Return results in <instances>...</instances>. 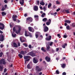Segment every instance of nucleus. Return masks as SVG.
Instances as JSON below:
<instances>
[{"instance_id":"nucleus-1","label":"nucleus","mask_w":75,"mask_h":75,"mask_svg":"<svg viewBox=\"0 0 75 75\" xmlns=\"http://www.w3.org/2000/svg\"><path fill=\"white\" fill-rule=\"evenodd\" d=\"M27 55H30L32 57H35L36 56V54L34 53L33 51H31L28 53H27Z\"/></svg>"},{"instance_id":"nucleus-2","label":"nucleus","mask_w":75,"mask_h":75,"mask_svg":"<svg viewBox=\"0 0 75 75\" xmlns=\"http://www.w3.org/2000/svg\"><path fill=\"white\" fill-rule=\"evenodd\" d=\"M6 62L5 61V60L4 59H2L0 60V65H6Z\"/></svg>"},{"instance_id":"nucleus-3","label":"nucleus","mask_w":75,"mask_h":75,"mask_svg":"<svg viewBox=\"0 0 75 75\" xmlns=\"http://www.w3.org/2000/svg\"><path fill=\"white\" fill-rule=\"evenodd\" d=\"M25 35L26 37H28L29 36L30 37H32L31 33H30V32H27V31H25Z\"/></svg>"},{"instance_id":"nucleus-4","label":"nucleus","mask_w":75,"mask_h":75,"mask_svg":"<svg viewBox=\"0 0 75 75\" xmlns=\"http://www.w3.org/2000/svg\"><path fill=\"white\" fill-rule=\"evenodd\" d=\"M50 42H47L46 43V45L47 47V51H49V50L50 49Z\"/></svg>"},{"instance_id":"nucleus-5","label":"nucleus","mask_w":75,"mask_h":75,"mask_svg":"<svg viewBox=\"0 0 75 75\" xmlns=\"http://www.w3.org/2000/svg\"><path fill=\"white\" fill-rule=\"evenodd\" d=\"M43 31L45 33L47 32V31H48V30H49V28L47 26H44V27H43Z\"/></svg>"},{"instance_id":"nucleus-6","label":"nucleus","mask_w":75,"mask_h":75,"mask_svg":"<svg viewBox=\"0 0 75 75\" xmlns=\"http://www.w3.org/2000/svg\"><path fill=\"white\" fill-rule=\"evenodd\" d=\"M35 69L36 71H38V72H40V71H41V68H40V67L38 66H36L35 67Z\"/></svg>"},{"instance_id":"nucleus-7","label":"nucleus","mask_w":75,"mask_h":75,"mask_svg":"<svg viewBox=\"0 0 75 75\" xmlns=\"http://www.w3.org/2000/svg\"><path fill=\"white\" fill-rule=\"evenodd\" d=\"M33 62L34 64H37L38 62V60L37 58L35 57L33 59Z\"/></svg>"},{"instance_id":"nucleus-8","label":"nucleus","mask_w":75,"mask_h":75,"mask_svg":"<svg viewBox=\"0 0 75 75\" xmlns=\"http://www.w3.org/2000/svg\"><path fill=\"white\" fill-rule=\"evenodd\" d=\"M0 26H2V27H1L0 26V29L1 30H4L5 28V26L4 24L3 23H0Z\"/></svg>"},{"instance_id":"nucleus-9","label":"nucleus","mask_w":75,"mask_h":75,"mask_svg":"<svg viewBox=\"0 0 75 75\" xmlns=\"http://www.w3.org/2000/svg\"><path fill=\"white\" fill-rule=\"evenodd\" d=\"M27 21H30L32 22L33 21V18L31 17H28L26 18Z\"/></svg>"},{"instance_id":"nucleus-10","label":"nucleus","mask_w":75,"mask_h":75,"mask_svg":"<svg viewBox=\"0 0 75 75\" xmlns=\"http://www.w3.org/2000/svg\"><path fill=\"white\" fill-rule=\"evenodd\" d=\"M27 53V52L26 51H21L20 52V54H21V55H24L25 54Z\"/></svg>"},{"instance_id":"nucleus-11","label":"nucleus","mask_w":75,"mask_h":75,"mask_svg":"<svg viewBox=\"0 0 75 75\" xmlns=\"http://www.w3.org/2000/svg\"><path fill=\"white\" fill-rule=\"evenodd\" d=\"M45 40L47 41H51V36L50 35L48 37L45 38Z\"/></svg>"},{"instance_id":"nucleus-12","label":"nucleus","mask_w":75,"mask_h":75,"mask_svg":"<svg viewBox=\"0 0 75 75\" xmlns=\"http://www.w3.org/2000/svg\"><path fill=\"white\" fill-rule=\"evenodd\" d=\"M45 59H46L47 62H50L51 61V59L48 56H46L45 57Z\"/></svg>"},{"instance_id":"nucleus-13","label":"nucleus","mask_w":75,"mask_h":75,"mask_svg":"<svg viewBox=\"0 0 75 75\" xmlns=\"http://www.w3.org/2000/svg\"><path fill=\"white\" fill-rule=\"evenodd\" d=\"M19 2L21 6H23L24 3V0H20Z\"/></svg>"},{"instance_id":"nucleus-14","label":"nucleus","mask_w":75,"mask_h":75,"mask_svg":"<svg viewBox=\"0 0 75 75\" xmlns=\"http://www.w3.org/2000/svg\"><path fill=\"white\" fill-rule=\"evenodd\" d=\"M51 23V19H49V21H48L46 23V24L47 25H50Z\"/></svg>"},{"instance_id":"nucleus-15","label":"nucleus","mask_w":75,"mask_h":75,"mask_svg":"<svg viewBox=\"0 0 75 75\" xmlns=\"http://www.w3.org/2000/svg\"><path fill=\"white\" fill-rule=\"evenodd\" d=\"M33 8H34L33 10L34 11H38V6H35Z\"/></svg>"},{"instance_id":"nucleus-16","label":"nucleus","mask_w":75,"mask_h":75,"mask_svg":"<svg viewBox=\"0 0 75 75\" xmlns=\"http://www.w3.org/2000/svg\"><path fill=\"white\" fill-rule=\"evenodd\" d=\"M24 59H28L29 58H31V57L29 56H24Z\"/></svg>"},{"instance_id":"nucleus-17","label":"nucleus","mask_w":75,"mask_h":75,"mask_svg":"<svg viewBox=\"0 0 75 75\" xmlns=\"http://www.w3.org/2000/svg\"><path fill=\"white\" fill-rule=\"evenodd\" d=\"M65 23H67L68 24H70L71 23V21L69 20H66L64 21Z\"/></svg>"},{"instance_id":"nucleus-18","label":"nucleus","mask_w":75,"mask_h":75,"mask_svg":"<svg viewBox=\"0 0 75 75\" xmlns=\"http://www.w3.org/2000/svg\"><path fill=\"white\" fill-rule=\"evenodd\" d=\"M4 39V36H3V35H2L0 39V41H3Z\"/></svg>"},{"instance_id":"nucleus-19","label":"nucleus","mask_w":75,"mask_h":75,"mask_svg":"<svg viewBox=\"0 0 75 75\" xmlns=\"http://www.w3.org/2000/svg\"><path fill=\"white\" fill-rule=\"evenodd\" d=\"M47 20H48L47 18H44L43 19L42 21L43 22H46V21H47Z\"/></svg>"},{"instance_id":"nucleus-20","label":"nucleus","mask_w":75,"mask_h":75,"mask_svg":"<svg viewBox=\"0 0 75 75\" xmlns=\"http://www.w3.org/2000/svg\"><path fill=\"white\" fill-rule=\"evenodd\" d=\"M42 2H40V5H42V6H44L45 5V3L43 2V1L42 0Z\"/></svg>"},{"instance_id":"nucleus-21","label":"nucleus","mask_w":75,"mask_h":75,"mask_svg":"<svg viewBox=\"0 0 75 75\" xmlns=\"http://www.w3.org/2000/svg\"><path fill=\"white\" fill-rule=\"evenodd\" d=\"M18 57H20L21 59H22V58H23V55H21V54H18Z\"/></svg>"},{"instance_id":"nucleus-22","label":"nucleus","mask_w":75,"mask_h":75,"mask_svg":"<svg viewBox=\"0 0 75 75\" xmlns=\"http://www.w3.org/2000/svg\"><path fill=\"white\" fill-rule=\"evenodd\" d=\"M20 38V40L21 41V42H26L27 41L25 40H22V38Z\"/></svg>"},{"instance_id":"nucleus-23","label":"nucleus","mask_w":75,"mask_h":75,"mask_svg":"<svg viewBox=\"0 0 75 75\" xmlns=\"http://www.w3.org/2000/svg\"><path fill=\"white\" fill-rule=\"evenodd\" d=\"M13 46L14 47H15V48L17 47V44L15 42L13 43Z\"/></svg>"},{"instance_id":"nucleus-24","label":"nucleus","mask_w":75,"mask_h":75,"mask_svg":"<svg viewBox=\"0 0 75 75\" xmlns=\"http://www.w3.org/2000/svg\"><path fill=\"white\" fill-rule=\"evenodd\" d=\"M51 6H52V4L51 3H50L48 5V8H50L51 7Z\"/></svg>"},{"instance_id":"nucleus-25","label":"nucleus","mask_w":75,"mask_h":75,"mask_svg":"<svg viewBox=\"0 0 75 75\" xmlns=\"http://www.w3.org/2000/svg\"><path fill=\"white\" fill-rule=\"evenodd\" d=\"M3 67L1 66H0V71H3Z\"/></svg>"},{"instance_id":"nucleus-26","label":"nucleus","mask_w":75,"mask_h":75,"mask_svg":"<svg viewBox=\"0 0 75 75\" xmlns=\"http://www.w3.org/2000/svg\"><path fill=\"white\" fill-rule=\"evenodd\" d=\"M1 14H2V16H6V13H5L4 12H2L1 13Z\"/></svg>"},{"instance_id":"nucleus-27","label":"nucleus","mask_w":75,"mask_h":75,"mask_svg":"<svg viewBox=\"0 0 75 75\" xmlns=\"http://www.w3.org/2000/svg\"><path fill=\"white\" fill-rule=\"evenodd\" d=\"M41 50L43 51V52H46V50H45L44 47H42L41 48Z\"/></svg>"},{"instance_id":"nucleus-28","label":"nucleus","mask_w":75,"mask_h":75,"mask_svg":"<svg viewBox=\"0 0 75 75\" xmlns=\"http://www.w3.org/2000/svg\"><path fill=\"white\" fill-rule=\"evenodd\" d=\"M32 27H29L28 28V30H29L30 31V32H31V31H32Z\"/></svg>"},{"instance_id":"nucleus-29","label":"nucleus","mask_w":75,"mask_h":75,"mask_svg":"<svg viewBox=\"0 0 75 75\" xmlns=\"http://www.w3.org/2000/svg\"><path fill=\"white\" fill-rule=\"evenodd\" d=\"M48 51H49L50 52H54V51L52 48L50 49V50L49 49V50Z\"/></svg>"},{"instance_id":"nucleus-30","label":"nucleus","mask_w":75,"mask_h":75,"mask_svg":"<svg viewBox=\"0 0 75 75\" xmlns=\"http://www.w3.org/2000/svg\"><path fill=\"white\" fill-rule=\"evenodd\" d=\"M27 68L28 69H30V64H28L27 66Z\"/></svg>"},{"instance_id":"nucleus-31","label":"nucleus","mask_w":75,"mask_h":75,"mask_svg":"<svg viewBox=\"0 0 75 75\" xmlns=\"http://www.w3.org/2000/svg\"><path fill=\"white\" fill-rule=\"evenodd\" d=\"M16 35H17L16 33H14V34H12V35L13 37L15 38L16 37Z\"/></svg>"},{"instance_id":"nucleus-32","label":"nucleus","mask_w":75,"mask_h":75,"mask_svg":"<svg viewBox=\"0 0 75 75\" xmlns=\"http://www.w3.org/2000/svg\"><path fill=\"white\" fill-rule=\"evenodd\" d=\"M65 12H66L67 14H69V11L68 10H65Z\"/></svg>"},{"instance_id":"nucleus-33","label":"nucleus","mask_w":75,"mask_h":75,"mask_svg":"<svg viewBox=\"0 0 75 75\" xmlns=\"http://www.w3.org/2000/svg\"><path fill=\"white\" fill-rule=\"evenodd\" d=\"M44 16H45V13H43L41 15L42 17V18L44 17Z\"/></svg>"},{"instance_id":"nucleus-34","label":"nucleus","mask_w":75,"mask_h":75,"mask_svg":"<svg viewBox=\"0 0 75 75\" xmlns=\"http://www.w3.org/2000/svg\"><path fill=\"white\" fill-rule=\"evenodd\" d=\"M4 7H5V8H6V9H8V7H7V5H4Z\"/></svg>"},{"instance_id":"nucleus-35","label":"nucleus","mask_w":75,"mask_h":75,"mask_svg":"<svg viewBox=\"0 0 75 75\" xmlns=\"http://www.w3.org/2000/svg\"><path fill=\"white\" fill-rule=\"evenodd\" d=\"M1 51V50H0V52ZM3 52H1L0 53V57H2V56L3 55Z\"/></svg>"},{"instance_id":"nucleus-36","label":"nucleus","mask_w":75,"mask_h":75,"mask_svg":"<svg viewBox=\"0 0 75 75\" xmlns=\"http://www.w3.org/2000/svg\"><path fill=\"white\" fill-rule=\"evenodd\" d=\"M62 67L63 68H65V64H63L62 65Z\"/></svg>"},{"instance_id":"nucleus-37","label":"nucleus","mask_w":75,"mask_h":75,"mask_svg":"<svg viewBox=\"0 0 75 75\" xmlns=\"http://www.w3.org/2000/svg\"><path fill=\"white\" fill-rule=\"evenodd\" d=\"M23 45L25 46V47H28V45L26 43H23Z\"/></svg>"},{"instance_id":"nucleus-38","label":"nucleus","mask_w":75,"mask_h":75,"mask_svg":"<svg viewBox=\"0 0 75 75\" xmlns=\"http://www.w3.org/2000/svg\"><path fill=\"white\" fill-rule=\"evenodd\" d=\"M66 28L68 30H70V27L69 25L67 26H66Z\"/></svg>"},{"instance_id":"nucleus-39","label":"nucleus","mask_w":75,"mask_h":75,"mask_svg":"<svg viewBox=\"0 0 75 75\" xmlns=\"http://www.w3.org/2000/svg\"><path fill=\"white\" fill-rule=\"evenodd\" d=\"M21 31V28H19V29L18 30V33L19 34L20 33V31Z\"/></svg>"},{"instance_id":"nucleus-40","label":"nucleus","mask_w":75,"mask_h":75,"mask_svg":"<svg viewBox=\"0 0 75 75\" xmlns=\"http://www.w3.org/2000/svg\"><path fill=\"white\" fill-rule=\"evenodd\" d=\"M52 44H53V42H50L49 45H50V46H52Z\"/></svg>"},{"instance_id":"nucleus-41","label":"nucleus","mask_w":75,"mask_h":75,"mask_svg":"<svg viewBox=\"0 0 75 75\" xmlns=\"http://www.w3.org/2000/svg\"><path fill=\"white\" fill-rule=\"evenodd\" d=\"M71 26L73 27H75V23H74L72 24Z\"/></svg>"},{"instance_id":"nucleus-42","label":"nucleus","mask_w":75,"mask_h":75,"mask_svg":"<svg viewBox=\"0 0 75 75\" xmlns=\"http://www.w3.org/2000/svg\"><path fill=\"white\" fill-rule=\"evenodd\" d=\"M35 36L36 37V38H38V34L36 33L35 34Z\"/></svg>"},{"instance_id":"nucleus-43","label":"nucleus","mask_w":75,"mask_h":75,"mask_svg":"<svg viewBox=\"0 0 75 75\" xmlns=\"http://www.w3.org/2000/svg\"><path fill=\"white\" fill-rule=\"evenodd\" d=\"M56 74H59V72L58 70L56 71Z\"/></svg>"},{"instance_id":"nucleus-44","label":"nucleus","mask_w":75,"mask_h":75,"mask_svg":"<svg viewBox=\"0 0 75 75\" xmlns=\"http://www.w3.org/2000/svg\"><path fill=\"white\" fill-rule=\"evenodd\" d=\"M34 17L35 18H38V17H39V16L37 15H35L34 16Z\"/></svg>"},{"instance_id":"nucleus-45","label":"nucleus","mask_w":75,"mask_h":75,"mask_svg":"<svg viewBox=\"0 0 75 75\" xmlns=\"http://www.w3.org/2000/svg\"><path fill=\"white\" fill-rule=\"evenodd\" d=\"M30 59H28L26 60L25 61V64H26V62H27V61H30Z\"/></svg>"},{"instance_id":"nucleus-46","label":"nucleus","mask_w":75,"mask_h":75,"mask_svg":"<svg viewBox=\"0 0 75 75\" xmlns=\"http://www.w3.org/2000/svg\"><path fill=\"white\" fill-rule=\"evenodd\" d=\"M17 17V15H16L15 16H14V15H13L12 16V18H16Z\"/></svg>"},{"instance_id":"nucleus-47","label":"nucleus","mask_w":75,"mask_h":75,"mask_svg":"<svg viewBox=\"0 0 75 75\" xmlns=\"http://www.w3.org/2000/svg\"><path fill=\"white\" fill-rule=\"evenodd\" d=\"M13 30L14 32H16V28H15V27H14L13 28Z\"/></svg>"},{"instance_id":"nucleus-48","label":"nucleus","mask_w":75,"mask_h":75,"mask_svg":"<svg viewBox=\"0 0 75 75\" xmlns=\"http://www.w3.org/2000/svg\"><path fill=\"white\" fill-rule=\"evenodd\" d=\"M6 9V8H4V7H3V8H2L1 9V11H4V10H5Z\"/></svg>"},{"instance_id":"nucleus-49","label":"nucleus","mask_w":75,"mask_h":75,"mask_svg":"<svg viewBox=\"0 0 75 75\" xmlns=\"http://www.w3.org/2000/svg\"><path fill=\"white\" fill-rule=\"evenodd\" d=\"M56 2L57 4H60V2H59L58 1H57Z\"/></svg>"},{"instance_id":"nucleus-50","label":"nucleus","mask_w":75,"mask_h":75,"mask_svg":"<svg viewBox=\"0 0 75 75\" xmlns=\"http://www.w3.org/2000/svg\"><path fill=\"white\" fill-rule=\"evenodd\" d=\"M57 36L58 37H59V38H61V36L60 37V36H61V35L60 34H58Z\"/></svg>"},{"instance_id":"nucleus-51","label":"nucleus","mask_w":75,"mask_h":75,"mask_svg":"<svg viewBox=\"0 0 75 75\" xmlns=\"http://www.w3.org/2000/svg\"><path fill=\"white\" fill-rule=\"evenodd\" d=\"M43 10H44V11H45L46 10V8H45V7L44 6L43 7Z\"/></svg>"},{"instance_id":"nucleus-52","label":"nucleus","mask_w":75,"mask_h":75,"mask_svg":"<svg viewBox=\"0 0 75 75\" xmlns=\"http://www.w3.org/2000/svg\"><path fill=\"white\" fill-rule=\"evenodd\" d=\"M6 71H7V69L5 68L4 69V72H6Z\"/></svg>"},{"instance_id":"nucleus-53","label":"nucleus","mask_w":75,"mask_h":75,"mask_svg":"<svg viewBox=\"0 0 75 75\" xmlns=\"http://www.w3.org/2000/svg\"><path fill=\"white\" fill-rule=\"evenodd\" d=\"M60 8H58V9H57L56 10V11L58 12V11H59V10H60Z\"/></svg>"},{"instance_id":"nucleus-54","label":"nucleus","mask_w":75,"mask_h":75,"mask_svg":"<svg viewBox=\"0 0 75 75\" xmlns=\"http://www.w3.org/2000/svg\"><path fill=\"white\" fill-rule=\"evenodd\" d=\"M16 22L17 23H19L20 22V21L19 20H17Z\"/></svg>"},{"instance_id":"nucleus-55","label":"nucleus","mask_w":75,"mask_h":75,"mask_svg":"<svg viewBox=\"0 0 75 75\" xmlns=\"http://www.w3.org/2000/svg\"><path fill=\"white\" fill-rule=\"evenodd\" d=\"M64 38H66L67 37V36L66 35H64L63 36Z\"/></svg>"},{"instance_id":"nucleus-56","label":"nucleus","mask_w":75,"mask_h":75,"mask_svg":"<svg viewBox=\"0 0 75 75\" xmlns=\"http://www.w3.org/2000/svg\"><path fill=\"white\" fill-rule=\"evenodd\" d=\"M19 10H23V8L21 7L20 8H19Z\"/></svg>"},{"instance_id":"nucleus-57","label":"nucleus","mask_w":75,"mask_h":75,"mask_svg":"<svg viewBox=\"0 0 75 75\" xmlns=\"http://www.w3.org/2000/svg\"><path fill=\"white\" fill-rule=\"evenodd\" d=\"M62 47H63V48H65L66 47L64 45H62Z\"/></svg>"},{"instance_id":"nucleus-58","label":"nucleus","mask_w":75,"mask_h":75,"mask_svg":"<svg viewBox=\"0 0 75 75\" xmlns=\"http://www.w3.org/2000/svg\"><path fill=\"white\" fill-rule=\"evenodd\" d=\"M37 4L39 5V4H40V1H37Z\"/></svg>"},{"instance_id":"nucleus-59","label":"nucleus","mask_w":75,"mask_h":75,"mask_svg":"<svg viewBox=\"0 0 75 75\" xmlns=\"http://www.w3.org/2000/svg\"><path fill=\"white\" fill-rule=\"evenodd\" d=\"M62 75H66V73L65 72H64L62 73Z\"/></svg>"},{"instance_id":"nucleus-60","label":"nucleus","mask_w":75,"mask_h":75,"mask_svg":"<svg viewBox=\"0 0 75 75\" xmlns=\"http://www.w3.org/2000/svg\"><path fill=\"white\" fill-rule=\"evenodd\" d=\"M18 47H20V43L19 42L18 43Z\"/></svg>"},{"instance_id":"nucleus-61","label":"nucleus","mask_w":75,"mask_h":75,"mask_svg":"<svg viewBox=\"0 0 75 75\" xmlns=\"http://www.w3.org/2000/svg\"><path fill=\"white\" fill-rule=\"evenodd\" d=\"M13 20L14 21H16V18H13Z\"/></svg>"},{"instance_id":"nucleus-62","label":"nucleus","mask_w":75,"mask_h":75,"mask_svg":"<svg viewBox=\"0 0 75 75\" xmlns=\"http://www.w3.org/2000/svg\"><path fill=\"white\" fill-rule=\"evenodd\" d=\"M31 45H29V48H31Z\"/></svg>"},{"instance_id":"nucleus-63","label":"nucleus","mask_w":75,"mask_h":75,"mask_svg":"<svg viewBox=\"0 0 75 75\" xmlns=\"http://www.w3.org/2000/svg\"><path fill=\"white\" fill-rule=\"evenodd\" d=\"M0 47L1 48H3V45H0Z\"/></svg>"},{"instance_id":"nucleus-64","label":"nucleus","mask_w":75,"mask_h":75,"mask_svg":"<svg viewBox=\"0 0 75 75\" xmlns=\"http://www.w3.org/2000/svg\"><path fill=\"white\" fill-rule=\"evenodd\" d=\"M4 2L5 3H7V1L6 0H5L4 1Z\"/></svg>"}]
</instances>
